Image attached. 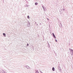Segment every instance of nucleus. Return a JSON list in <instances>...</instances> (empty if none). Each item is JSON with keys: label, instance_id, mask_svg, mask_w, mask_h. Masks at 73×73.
Returning a JSON list of instances; mask_svg holds the SVG:
<instances>
[{"label": "nucleus", "instance_id": "17", "mask_svg": "<svg viewBox=\"0 0 73 73\" xmlns=\"http://www.w3.org/2000/svg\"><path fill=\"white\" fill-rule=\"evenodd\" d=\"M47 20H49V19H48V18H47Z\"/></svg>", "mask_w": 73, "mask_h": 73}, {"label": "nucleus", "instance_id": "3", "mask_svg": "<svg viewBox=\"0 0 73 73\" xmlns=\"http://www.w3.org/2000/svg\"><path fill=\"white\" fill-rule=\"evenodd\" d=\"M42 7L43 9L44 10V11H45L46 10V9H45V7L44 8V6H42Z\"/></svg>", "mask_w": 73, "mask_h": 73}, {"label": "nucleus", "instance_id": "11", "mask_svg": "<svg viewBox=\"0 0 73 73\" xmlns=\"http://www.w3.org/2000/svg\"><path fill=\"white\" fill-rule=\"evenodd\" d=\"M35 73H38V71H36Z\"/></svg>", "mask_w": 73, "mask_h": 73}, {"label": "nucleus", "instance_id": "2", "mask_svg": "<svg viewBox=\"0 0 73 73\" xmlns=\"http://www.w3.org/2000/svg\"><path fill=\"white\" fill-rule=\"evenodd\" d=\"M25 68H27V69H29V68H30V67H29V66H27V65H26L25 66ZM27 67H28V68Z\"/></svg>", "mask_w": 73, "mask_h": 73}, {"label": "nucleus", "instance_id": "5", "mask_svg": "<svg viewBox=\"0 0 73 73\" xmlns=\"http://www.w3.org/2000/svg\"><path fill=\"white\" fill-rule=\"evenodd\" d=\"M2 72L3 73H6L7 72H5V71L3 70L2 71Z\"/></svg>", "mask_w": 73, "mask_h": 73}, {"label": "nucleus", "instance_id": "14", "mask_svg": "<svg viewBox=\"0 0 73 73\" xmlns=\"http://www.w3.org/2000/svg\"><path fill=\"white\" fill-rule=\"evenodd\" d=\"M52 35H53V36L54 35V33H52Z\"/></svg>", "mask_w": 73, "mask_h": 73}, {"label": "nucleus", "instance_id": "16", "mask_svg": "<svg viewBox=\"0 0 73 73\" xmlns=\"http://www.w3.org/2000/svg\"><path fill=\"white\" fill-rule=\"evenodd\" d=\"M63 11H65V9H63Z\"/></svg>", "mask_w": 73, "mask_h": 73}, {"label": "nucleus", "instance_id": "6", "mask_svg": "<svg viewBox=\"0 0 73 73\" xmlns=\"http://www.w3.org/2000/svg\"><path fill=\"white\" fill-rule=\"evenodd\" d=\"M52 70L53 71H54V68L53 67L52 68Z\"/></svg>", "mask_w": 73, "mask_h": 73}, {"label": "nucleus", "instance_id": "4", "mask_svg": "<svg viewBox=\"0 0 73 73\" xmlns=\"http://www.w3.org/2000/svg\"><path fill=\"white\" fill-rule=\"evenodd\" d=\"M3 36L4 37H6V34H5V33H3Z\"/></svg>", "mask_w": 73, "mask_h": 73}, {"label": "nucleus", "instance_id": "1", "mask_svg": "<svg viewBox=\"0 0 73 73\" xmlns=\"http://www.w3.org/2000/svg\"><path fill=\"white\" fill-rule=\"evenodd\" d=\"M69 50L70 51V52L71 55H73V50L72 49H71V48H69Z\"/></svg>", "mask_w": 73, "mask_h": 73}, {"label": "nucleus", "instance_id": "15", "mask_svg": "<svg viewBox=\"0 0 73 73\" xmlns=\"http://www.w3.org/2000/svg\"><path fill=\"white\" fill-rule=\"evenodd\" d=\"M27 46H29V44H27Z\"/></svg>", "mask_w": 73, "mask_h": 73}, {"label": "nucleus", "instance_id": "18", "mask_svg": "<svg viewBox=\"0 0 73 73\" xmlns=\"http://www.w3.org/2000/svg\"><path fill=\"white\" fill-rule=\"evenodd\" d=\"M29 24H30V23H29Z\"/></svg>", "mask_w": 73, "mask_h": 73}, {"label": "nucleus", "instance_id": "7", "mask_svg": "<svg viewBox=\"0 0 73 73\" xmlns=\"http://www.w3.org/2000/svg\"><path fill=\"white\" fill-rule=\"evenodd\" d=\"M58 70H59V71H61V68H60V67L59 68Z\"/></svg>", "mask_w": 73, "mask_h": 73}, {"label": "nucleus", "instance_id": "10", "mask_svg": "<svg viewBox=\"0 0 73 73\" xmlns=\"http://www.w3.org/2000/svg\"><path fill=\"white\" fill-rule=\"evenodd\" d=\"M35 5H37V2L35 3Z\"/></svg>", "mask_w": 73, "mask_h": 73}, {"label": "nucleus", "instance_id": "9", "mask_svg": "<svg viewBox=\"0 0 73 73\" xmlns=\"http://www.w3.org/2000/svg\"><path fill=\"white\" fill-rule=\"evenodd\" d=\"M53 36L54 37V38H56V36H55V35H53Z\"/></svg>", "mask_w": 73, "mask_h": 73}, {"label": "nucleus", "instance_id": "12", "mask_svg": "<svg viewBox=\"0 0 73 73\" xmlns=\"http://www.w3.org/2000/svg\"><path fill=\"white\" fill-rule=\"evenodd\" d=\"M28 19H29V16H27Z\"/></svg>", "mask_w": 73, "mask_h": 73}, {"label": "nucleus", "instance_id": "8", "mask_svg": "<svg viewBox=\"0 0 73 73\" xmlns=\"http://www.w3.org/2000/svg\"><path fill=\"white\" fill-rule=\"evenodd\" d=\"M25 7H28V5H25Z\"/></svg>", "mask_w": 73, "mask_h": 73}, {"label": "nucleus", "instance_id": "13", "mask_svg": "<svg viewBox=\"0 0 73 73\" xmlns=\"http://www.w3.org/2000/svg\"><path fill=\"white\" fill-rule=\"evenodd\" d=\"M55 40L56 42H57V40L55 39Z\"/></svg>", "mask_w": 73, "mask_h": 73}]
</instances>
